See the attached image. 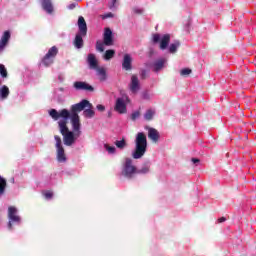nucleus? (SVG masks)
I'll list each match as a JSON object with an SVG mask.
<instances>
[{
    "label": "nucleus",
    "mask_w": 256,
    "mask_h": 256,
    "mask_svg": "<svg viewBox=\"0 0 256 256\" xmlns=\"http://www.w3.org/2000/svg\"><path fill=\"white\" fill-rule=\"evenodd\" d=\"M49 115L55 121H58V119H62L58 123L60 127V133H62L64 137V144L68 146L73 145L77 137H75V134L69 131V128H67V120L69 119V110L63 109L60 112H58L57 110L52 109L50 110Z\"/></svg>",
    "instance_id": "f257e3e1"
},
{
    "label": "nucleus",
    "mask_w": 256,
    "mask_h": 256,
    "mask_svg": "<svg viewBox=\"0 0 256 256\" xmlns=\"http://www.w3.org/2000/svg\"><path fill=\"white\" fill-rule=\"evenodd\" d=\"M136 149L132 154L134 159H141L143 155H145V151H147V136L145 133L139 132L136 136Z\"/></svg>",
    "instance_id": "f03ea898"
},
{
    "label": "nucleus",
    "mask_w": 256,
    "mask_h": 256,
    "mask_svg": "<svg viewBox=\"0 0 256 256\" xmlns=\"http://www.w3.org/2000/svg\"><path fill=\"white\" fill-rule=\"evenodd\" d=\"M78 29L79 32L75 37L74 43L77 49H81V47H83V37L87 35V22H85V18L83 16L78 18Z\"/></svg>",
    "instance_id": "7ed1b4c3"
},
{
    "label": "nucleus",
    "mask_w": 256,
    "mask_h": 256,
    "mask_svg": "<svg viewBox=\"0 0 256 256\" xmlns=\"http://www.w3.org/2000/svg\"><path fill=\"white\" fill-rule=\"evenodd\" d=\"M135 173H137V168L133 166V161L130 158H126L122 175L125 177H133Z\"/></svg>",
    "instance_id": "20e7f679"
},
{
    "label": "nucleus",
    "mask_w": 256,
    "mask_h": 256,
    "mask_svg": "<svg viewBox=\"0 0 256 256\" xmlns=\"http://www.w3.org/2000/svg\"><path fill=\"white\" fill-rule=\"evenodd\" d=\"M58 53H59V50L55 46L51 47L48 50L47 54L42 59L43 65H45V67H49V65H52L53 59L57 57Z\"/></svg>",
    "instance_id": "39448f33"
},
{
    "label": "nucleus",
    "mask_w": 256,
    "mask_h": 256,
    "mask_svg": "<svg viewBox=\"0 0 256 256\" xmlns=\"http://www.w3.org/2000/svg\"><path fill=\"white\" fill-rule=\"evenodd\" d=\"M127 103H129V98L127 96L118 98L115 105V111L120 114L127 113Z\"/></svg>",
    "instance_id": "423d86ee"
},
{
    "label": "nucleus",
    "mask_w": 256,
    "mask_h": 256,
    "mask_svg": "<svg viewBox=\"0 0 256 256\" xmlns=\"http://www.w3.org/2000/svg\"><path fill=\"white\" fill-rule=\"evenodd\" d=\"M87 107H92V104L88 100H82L80 103L75 104L71 107V115H77V113L87 109Z\"/></svg>",
    "instance_id": "0eeeda50"
},
{
    "label": "nucleus",
    "mask_w": 256,
    "mask_h": 256,
    "mask_svg": "<svg viewBox=\"0 0 256 256\" xmlns=\"http://www.w3.org/2000/svg\"><path fill=\"white\" fill-rule=\"evenodd\" d=\"M54 139L56 141L58 161H65V149H63V145L61 144V137L55 136Z\"/></svg>",
    "instance_id": "6e6552de"
},
{
    "label": "nucleus",
    "mask_w": 256,
    "mask_h": 256,
    "mask_svg": "<svg viewBox=\"0 0 256 256\" xmlns=\"http://www.w3.org/2000/svg\"><path fill=\"white\" fill-rule=\"evenodd\" d=\"M8 217L10 221H14L15 223H19V221H21V218L17 215V208L13 206L8 208Z\"/></svg>",
    "instance_id": "1a4fd4ad"
},
{
    "label": "nucleus",
    "mask_w": 256,
    "mask_h": 256,
    "mask_svg": "<svg viewBox=\"0 0 256 256\" xmlns=\"http://www.w3.org/2000/svg\"><path fill=\"white\" fill-rule=\"evenodd\" d=\"M69 117H71V123L74 131H79L81 129V123L79 121V114H70Z\"/></svg>",
    "instance_id": "9d476101"
},
{
    "label": "nucleus",
    "mask_w": 256,
    "mask_h": 256,
    "mask_svg": "<svg viewBox=\"0 0 256 256\" xmlns=\"http://www.w3.org/2000/svg\"><path fill=\"white\" fill-rule=\"evenodd\" d=\"M104 44L107 46L113 45V32L109 28L104 31Z\"/></svg>",
    "instance_id": "9b49d317"
},
{
    "label": "nucleus",
    "mask_w": 256,
    "mask_h": 256,
    "mask_svg": "<svg viewBox=\"0 0 256 256\" xmlns=\"http://www.w3.org/2000/svg\"><path fill=\"white\" fill-rule=\"evenodd\" d=\"M75 89H83L84 91H93V86L85 83V82H75Z\"/></svg>",
    "instance_id": "f8f14e48"
},
{
    "label": "nucleus",
    "mask_w": 256,
    "mask_h": 256,
    "mask_svg": "<svg viewBox=\"0 0 256 256\" xmlns=\"http://www.w3.org/2000/svg\"><path fill=\"white\" fill-rule=\"evenodd\" d=\"M9 39H11V33H9V31H5L0 40V49L5 48V45H7V43H9Z\"/></svg>",
    "instance_id": "ddd939ff"
},
{
    "label": "nucleus",
    "mask_w": 256,
    "mask_h": 256,
    "mask_svg": "<svg viewBox=\"0 0 256 256\" xmlns=\"http://www.w3.org/2000/svg\"><path fill=\"white\" fill-rule=\"evenodd\" d=\"M87 63L90 67V69H97V58L94 56V54H89L87 58Z\"/></svg>",
    "instance_id": "4468645a"
},
{
    "label": "nucleus",
    "mask_w": 256,
    "mask_h": 256,
    "mask_svg": "<svg viewBox=\"0 0 256 256\" xmlns=\"http://www.w3.org/2000/svg\"><path fill=\"white\" fill-rule=\"evenodd\" d=\"M130 89L132 93H137L139 91V79H137V76H132Z\"/></svg>",
    "instance_id": "2eb2a0df"
},
{
    "label": "nucleus",
    "mask_w": 256,
    "mask_h": 256,
    "mask_svg": "<svg viewBox=\"0 0 256 256\" xmlns=\"http://www.w3.org/2000/svg\"><path fill=\"white\" fill-rule=\"evenodd\" d=\"M148 137L149 139L157 143V141H159V131H157L155 128H150L148 130Z\"/></svg>",
    "instance_id": "dca6fc26"
},
{
    "label": "nucleus",
    "mask_w": 256,
    "mask_h": 256,
    "mask_svg": "<svg viewBox=\"0 0 256 256\" xmlns=\"http://www.w3.org/2000/svg\"><path fill=\"white\" fill-rule=\"evenodd\" d=\"M170 41L171 36L169 34H165L160 40V49H167Z\"/></svg>",
    "instance_id": "f3484780"
},
{
    "label": "nucleus",
    "mask_w": 256,
    "mask_h": 256,
    "mask_svg": "<svg viewBox=\"0 0 256 256\" xmlns=\"http://www.w3.org/2000/svg\"><path fill=\"white\" fill-rule=\"evenodd\" d=\"M42 7L46 13H53V4L51 0H41Z\"/></svg>",
    "instance_id": "a211bd4d"
},
{
    "label": "nucleus",
    "mask_w": 256,
    "mask_h": 256,
    "mask_svg": "<svg viewBox=\"0 0 256 256\" xmlns=\"http://www.w3.org/2000/svg\"><path fill=\"white\" fill-rule=\"evenodd\" d=\"M122 65H123V68L126 69V71H129V69H131V56L126 54L124 56V61Z\"/></svg>",
    "instance_id": "6ab92c4d"
},
{
    "label": "nucleus",
    "mask_w": 256,
    "mask_h": 256,
    "mask_svg": "<svg viewBox=\"0 0 256 256\" xmlns=\"http://www.w3.org/2000/svg\"><path fill=\"white\" fill-rule=\"evenodd\" d=\"M84 117H87L88 119H91V117L95 116V111L93 110V105L92 107H86V110L83 112Z\"/></svg>",
    "instance_id": "aec40b11"
},
{
    "label": "nucleus",
    "mask_w": 256,
    "mask_h": 256,
    "mask_svg": "<svg viewBox=\"0 0 256 256\" xmlns=\"http://www.w3.org/2000/svg\"><path fill=\"white\" fill-rule=\"evenodd\" d=\"M7 97H9V87L2 86V88L0 89V98L7 99Z\"/></svg>",
    "instance_id": "412c9836"
},
{
    "label": "nucleus",
    "mask_w": 256,
    "mask_h": 256,
    "mask_svg": "<svg viewBox=\"0 0 256 256\" xmlns=\"http://www.w3.org/2000/svg\"><path fill=\"white\" fill-rule=\"evenodd\" d=\"M164 65H165V59L158 60L154 64V71H159L160 69H163Z\"/></svg>",
    "instance_id": "4be33fe9"
},
{
    "label": "nucleus",
    "mask_w": 256,
    "mask_h": 256,
    "mask_svg": "<svg viewBox=\"0 0 256 256\" xmlns=\"http://www.w3.org/2000/svg\"><path fill=\"white\" fill-rule=\"evenodd\" d=\"M5 187H7V181H5V179L0 176V195L5 193Z\"/></svg>",
    "instance_id": "5701e85b"
},
{
    "label": "nucleus",
    "mask_w": 256,
    "mask_h": 256,
    "mask_svg": "<svg viewBox=\"0 0 256 256\" xmlns=\"http://www.w3.org/2000/svg\"><path fill=\"white\" fill-rule=\"evenodd\" d=\"M115 145L118 149H125V147H127V142L125 141V139L117 140L115 142Z\"/></svg>",
    "instance_id": "b1692460"
},
{
    "label": "nucleus",
    "mask_w": 256,
    "mask_h": 256,
    "mask_svg": "<svg viewBox=\"0 0 256 256\" xmlns=\"http://www.w3.org/2000/svg\"><path fill=\"white\" fill-rule=\"evenodd\" d=\"M153 115H155V111L154 110H147L145 115H144V119H146V121H151V119H153Z\"/></svg>",
    "instance_id": "393cba45"
},
{
    "label": "nucleus",
    "mask_w": 256,
    "mask_h": 256,
    "mask_svg": "<svg viewBox=\"0 0 256 256\" xmlns=\"http://www.w3.org/2000/svg\"><path fill=\"white\" fill-rule=\"evenodd\" d=\"M114 56H115V50H107L105 52L104 59H106V61H109V59H113Z\"/></svg>",
    "instance_id": "a878e982"
},
{
    "label": "nucleus",
    "mask_w": 256,
    "mask_h": 256,
    "mask_svg": "<svg viewBox=\"0 0 256 256\" xmlns=\"http://www.w3.org/2000/svg\"><path fill=\"white\" fill-rule=\"evenodd\" d=\"M179 45H180V44H179L178 41L172 43V44L170 45V47H169V51H170L171 53H175V52L177 51V49L179 48Z\"/></svg>",
    "instance_id": "bb28decb"
},
{
    "label": "nucleus",
    "mask_w": 256,
    "mask_h": 256,
    "mask_svg": "<svg viewBox=\"0 0 256 256\" xmlns=\"http://www.w3.org/2000/svg\"><path fill=\"white\" fill-rule=\"evenodd\" d=\"M104 149H106V151L110 154H113L116 151L115 147L109 144H104Z\"/></svg>",
    "instance_id": "cd10ccee"
},
{
    "label": "nucleus",
    "mask_w": 256,
    "mask_h": 256,
    "mask_svg": "<svg viewBox=\"0 0 256 256\" xmlns=\"http://www.w3.org/2000/svg\"><path fill=\"white\" fill-rule=\"evenodd\" d=\"M0 75L3 78L7 77V68L3 64H0Z\"/></svg>",
    "instance_id": "c85d7f7f"
},
{
    "label": "nucleus",
    "mask_w": 256,
    "mask_h": 256,
    "mask_svg": "<svg viewBox=\"0 0 256 256\" xmlns=\"http://www.w3.org/2000/svg\"><path fill=\"white\" fill-rule=\"evenodd\" d=\"M96 49L97 51H100V53H103L105 51V45L101 42H97Z\"/></svg>",
    "instance_id": "c756f323"
},
{
    "label": "nucleus",
    "mask_w": 256,
    "mask_h": 256,
    "mask_svg": "<svg viewBox=\"0 0 256 256\" xmlns=\"http://www.w3.org/2000/svg\"><path fill=\"white\" fill-rule=\"evenodd\" d=\"M140 116H141V112L136 111V112H133V113H132L131 119H132L133 121H135V119H139Z\"/></svg>",
    "instance_id": "7c9ffc66"
},
{
    "label": "nucleus",
    "mask_w": 256,
    "mask_h": 256,
    "mask_svg": "<svg viewBox=\"0 0 256 256\" xmlns=\"http://www.w3.org/2000/svg\"><path fill=\"white\" fill-rule=\"evenodd\" d=\"M44 197L46 199H51L53 197V192H51V191L44 192Z\"/></svg>",
    "instance_id": "2f4dec72"
},
{
    "label": "nucleus",
    "mask_w": 256,
    "mask_h": 256,
    "mask_svg": "<svg viewBox=\"0 0 256 256\" xmlns=\"http://www.w3.org/2000/svg\"><path fill=\"white\" fill-rule=\"evenodd\" d=\"M191 69L185 68L181 70V75H190Z\"/></svg>",
    "instance_id": "473e14b6"
},
{
    "label": "nucleus",
    "mask_w": 256,
    "mask_h": 256,
    "mask_svg": "<svg viewBox=\"0 0 256 256\" xmlns=\"http://www.w3.org/2000/svg\"><path fill=\"white\" fill-rule=\"evenodd\" d=\"M161 39V36L159 34H154L153 35V41L154 43H158V41Z\"/></svg>",
    "instance_id": "72a5a7b5"
},
{
    "label": "nucleus",
    "mask_w": 256,
    "mask_h": 256,
    "mask_svg": "<svg viewBox=\"0 0 256 256\" xmlns=\"http://www.w3.org/2000/svg\"><path fill=\"white\" fill-rule=\"evenodd\" d=\"M97 72H98L99 75H102V76L105 75V69L104 68H98Z\"/></svg>",
    "instance_id": "f704fd0d"
},
{
    "label": "nucleus",
    "mask_w": 256,
    "mask_h": 256,
    "mask_svg": "<svg viewBox=\"0 0 256 256\" xmlns=\"http://www.w3.org/2000/svg\"><path fill=\"white\" fill-rule=\"evenodd\" d=\"M109 17H113V14L112 13H107L106 15L101 16L102 19H109Z\"/></svg>",
    "instance_id": "c9c22d12"
},
{
    "label": "nucleus",
    "mask_w": 256,
    "mask_h": 256,
    "mask_svg": "<svg viewBox=\"0 0 256 256\" xmlns=\"http://www.w3.org/2000/svg\"><path fill=\"white\" fill-rule=\"evenodd\" d=\"M96 108L99 110V111H105V106L101 105V104H98L96 106Z\"/></svg>",
    "instance_id": "e433bc0d"
},
{
    "label": "nucleus",
    "mask_w": 256,
    "mask_h": 256,
    "mask_svg": "<svg viewBox=\"0 0 256 256\" xmlns=\"http://www.w3.org/2000/svg\"><path fill=\"white\" fill-rule=\"evenodd\" d=\"M226 221L225 217H221L218 219V223H224Z\"/></svg>",
    "instance_id": "4c0bfd02"
},
{
    "label": "nucleus",
    "mask_w": 256,
    "mask_h": 256,
    "mask_svg": "<svg viewBox=\"0 0 256 256\" xmlns=\"http://www.w3.org/2000/svg\"><path fill=\"white\" fill-rule=\"evenodd\" d=\"M192 162H194V163H199V159L193 158V159H192Z\"/></svg>",
    "instance_id": "58836bf2"
},
{
    "label": "nucleus",
    "mask_w": 256,
    "mask_h": 256,
    "mask_svg": "<svg viewBox=\"0 0 256 256\" xmlns=\"http://www.w3.org/2000/svg\"><path fill=\"white\" fill-rule=\"evenodd\" d=\"M69 9H75V4H71V5L69 6Z\"/></svg>",
    "instance_id": "ea45409f"
},
{
    "label": "nucleus",
    "mask_w": 256,
    "mask_h": 256,
    "mask_svg": "<svg viewBox=\"0 0 256 256\" xmlns=\"http://www.w3.org/2000/svg\"><path fill=\"white\" fill-rule=\"evenodd\" d=\"M136 13H142V11L141 10H136Z\"/></svg>",
    "instance_id": "a19ab883"
},
{
    "label": "nucleus",
    "mask_w": 256,
    "mask_h": 256,
    "mask_svg": "<svg viewBox=\"0 0 256 256\" xmlns=\"http://www.w3.org/2000/svg\"><path fill=\"white\" fill-rule=\"evenodd\" d=\"M79 136V132L76 134V137H78Z\"/></svg>",
    "instance_id": "79ce46f5"
}]
</instances>
